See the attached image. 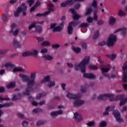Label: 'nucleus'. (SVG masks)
<instances>
[{
  "label": "nucleus",
  "instance_id": "obj_30",
  "mask_svg": "<svg viewBox=\"0 0 127 127\" xmlns=\"http://www.w3.org/2000/svg\"><path fill=\"white\" fill-rule=\"evenodd\" d=\"M51 44L50 42L48 41H45L41 43V45L42 46H49Z\"/></svg>",
  "mask_w": 127,
  "mask_h": 127
},
{
  "label": "nucleus",
  "instance_id": "obj_44",
  "mask_svg": "<svg viewBox=\"0 0 127 127\" xmlns=\"http://www.w3.org/2000/svg\"><path fill=\"white\" fill-rule=\"evenodd\" d=\"M98 37H99V31H96L93 35V39H96Z\"/></svg>",
  "mask_w": 127,
  "mask_h": 127
},
{
  "label": "nucleus",
  "instance_id": "obj_19",
  "mask_svg": "<svg viewBox=\"0 0 127 127\" xmlns=\"http://www.w3.org/2000/svg\"><path fill=\"white\" fill-rule=\"evenodd\" d=\"M42 58L45 60H48V61H52L54 59L53 56L47 54L43 55Z\"/></svg>",
  "mask_w": 127,
  "mask_h": 127
},
{
  "label": "nucleus",
  "instance_id": "obj_55",
  "mask_svg": "<svg viewBox=\"0 0 127 127\" xmlns=\"http://www.w3.org/2000/svg\"><path fill=\"white\" fill-rule=\"evenodd\" d=\"M10 28L11 30H14V29L16 28V24L14 23L12 24Z\"/></svg>",
  "mask_w": 127,
  "mask_h": 127
},
{
  "label": "nucleus",
  "instance_id": "obj_8",
  "mask_svg": "<svg viewBox=\"0 0 127 127\" xmlns=\"http://www.w3.org/2000/svg\"><path fill=\"white\" fill-rule=\"evenodd\" d=\"M54 5L52 3H50L48 4V11H46L44 13H39L36 14V16L38 17L40 16H46V15H48L49 13H51V12H53L54 11Z\"/></svg>",
  "mask_w": 127,
  "mask_h": 127
},
{
  "label": "nucleus",
  "instance_id": "obj_34",
  "mask_svg": "<svg viewBox=\"0 0 127 127\" xmlns=\"http://www.w3.org/2000/svg\"><path fill=\"white\" fill-rule=\"evenodd\" d=\"M21 97V95L20 94H18L17 95H13L12 100V101H15V100H18L20 99V97Z\"/></svg>",
  "mask_w": 127,
  "mask_h": 127
},
{
  "label": "nucleus",
  "instance_id": "obj_18",
  "mask_svg": "<svg viewBox=\"0 0 127 127\" xmlns=\"http://www.w3.org/2000/svg\"><path fill=\"white\" fill-rule=\"evenodd\" d=\"M74 119H75L77 122H80L82 121V120H83V118H82V116L77 112L74 114Z\"/></svg>",
  "mask_w": 127,
  "mask_h": 127
},
{
  "label": "nucleus",
  "instance_id": "obj_23",
  "mask_svg": "<svg viewBox=\"0 0 127 127\" xmlns=\"http://www.w3.org/2000/svg\"><path fill=\"white\" fill-rule=\"evenodd\" d=\"M118 15L121 17H124V16H126V15H127V13H125V12L124 11V10L122 9H119L118 12Z\"/></svg>",
  "mask_w": 127,
  "mask_h": 127
},
{
  "label": "nucleus",
  "instance_id": "obj_57",
  "mask_svg": "<svg viewBox=\"0 0 127 127\" xmlns=\"http://www.w3.org/2000/svg\"><path fill=\"white\" fill-rule=\"evenodd\" d=\"M22 125L23 126V127H27V126H28V122H26V121H23L22 123Z\"/></svg>",
  "mask_w": 127,
  "mask_h": 127
},
{
  "label": "nucleus",
  "instance_id": "obj_60",
  "mask_svg": "<svg viewBox=\"0 0 127 127\" xmlns=\"http://www.w3.org/2000/svg\"><path fill=\"white\" fill-rule=\"evenodd\" d=\"M104 24V21L102 20H100L97 21V24H98L99 25H102V24Z\"/></svg>",
  "mask_w": 127,
  "mask_h": 127
},
{
  "label": "nucleus",
  "instance_id": "obj_21",
  "mask_svg": "<svg viewBox=\"0 0 127 127\" xmlns=\"http://www.w3.org/2000/svg\"><path fill=\"white\" fill-rule=\"evenodd\" d=\"M12 44L15 47H19L21 45L20 42L17 41L16 39H14L12 41Z\"/></svg>",
  "mask_w": 127,
  "mask_h": 127
},
{
  "label": "nucleus",
  "instance_id": "obj_47",
  "mask_svg": "<svg viewBox=\"0 0 127 127\" xmlns=\"http://www.w3.org/2000/svg\"><path fill=\"white\" fill-rule=\"evenodd\" d=\"M89 26V23H83L80 24V27H87Z\"/></svg>",
  "mask_w": 127,
  "mask_h": 127
},
{
  "label": "nucleus",
  "instance_id": "obj_63",
  "mask_svg": "<svg viewBox=\"0 0 127 127\" xmlns=\"http://www.w3.org/2000/svg\"><path fill=\"white\" fill-rule=\"evenodd\" d=\"M123 87L125 91H127V83H123Z\"/></svg>",
  "mask_w": 127,
  "mask_h": 127
},
{
  "label": "nucleus",
  "instance_id": "obj_50",
  "mask_svg": "<svg viewBox=\"0 0 127 127\" xmlns=\"http://www.w3.org/2000/svg\"><path fill=\"white\" fill-rule=\"evenodd\" d=\"M86 86L82 85L80 87V91L82 93H84V92H86Z\"/></svg>",
  "mask_w": 127,
  "mask_h": 127
},
{
  "label": "nucleus",
  "instance_id": "obj_25",
  "mask_svg": "<svg viewBox=\"0 0 127 127\" xmlns=\"http://www.w3.org/2000/svg\"><path fill=\"white\" fill-rule=\"evenodd\" d=\"M13 72H22L23 73L24 72V69L20 68V67H14L13 68Z\"/></svg>",
  "mask_w": 127,
  "mask_h": 127
},
{
  "label": "nucleus",
  "instance_id": "obj_38",
  "mask_svg": "<svg viewBox=\"0 0 127 127\" xmlns=\"http://www.w3.org/2000/svg\"><path fill=\"white\" fill-rule=\"evenodd\" d=\"M107 127V122L105 121H102L99 125V127Z\"/></svg>",
  "mask_w": 127,
  "mask_h": 127
},
{
  "label": "nucleus",
  "instance_id": "obj_31",
  "mask_svg": "<svg viewBox=\"0 0 127 127\" xmlns=\"http://www.w3.org/2000/svg\"><path fill=\"white\" fill-rule=\"evenodd\" d=\"M19 30L18 29H16V30H10V33H12V34L14 36H16V35H17V34H18V32H19Z\"/></svg>",
  "mask_w": 127,
  "mask_h": 127
},
{
  "label": "nucleus",
  "instance_id": "obj_35",
  "mask_svg": "<svg viewBox=\"0 0 127 127\" xmlns=\"http://www.w3.org/2000/svg\"><path fill=\"white\" fill-rule=\"evenodd\" d=\"M14 86H15V82H10V83L7 84V88L8 89H10V88H13Z\"/></svg>",
  "mask_w": 127,
  "mask_h": 127
},
{
  "label": "nucleus",
  "instance_id": "obj_33",
  "mask_svg": "<svg viewBox=\"0 0 127 127\" xmlns=\"http://www.w3.org/2000/svg\"><path fill=\"white\" fill-rule=\"evenodd\" d=\"M92 9L91 8H88L87 9L86 11L85 12V15H90L91 13H92Z\"/></svg>",
  "mask_w": 127,
  "mask_h": 127
},
{
  "label": "nucleus",
  "instance_id": "obj_14",
  "mask_svg": "<svg viewBox=\"0 0 127 127\" xmlns=\"http://www.w3.org/2000/svg\"><path fill=\"white\" fill-rule=\"evenodd\" d=\"M120 31V32H121V35H122V36H125L126 34H127V28L125 27L121 28L116 30L114 32V33H117V32H119Z\"/></svg>",
  "mask_w": 127,
  "mask_h": 127
},
{
  "label": "nucleus",
  "instance_id": "obj_9",
  "mask_svg": "<svg viewBox=\"0 0 127 127\" xmlns=\"http://www.w3.org/2000/svg\"><path fill=\"white\" fill-rule=\"evenodd\" d=\"M64 27V22H62L60 26L58 25L56 23H53L51 25L50 29H52L54 32H60Z\"/></svg>",
  "mask_w": 127,
  "mask_h": 127
},
{
  "label": "nucleus",
  "instance_id": "obj_4",
  "mask_svg": "<svg viewBox=\"0 0 127 127\" xmlns=\"http://www.w3.org/2000/svg\"><path fill=\"white\" fill-rule=\"evenodd\" d=\"M115 105L107 107L106 108V111L103 114V116H108V115H109V112H112V111H113V116H114L117 122H118V123H123V122H124V120L121 118V114H120V112L117 110H115Z\"/></svg>",
  "mask_w": 127,
  "mask_h": 127
},
{
  "label": "nucleus",
  "instance_id": "obj_36",
  "mask_svg": "<svg viewBox=\"0 0 127 127\" xmlns=\"http://www.w3.org/2000/svg\"><path fill=\"white\" fill-rule=\"evenodd\" d=\"M97 0H93L92 3V6L95 8H98V5L97 4Z\"/></svg>",
  "mask_w": 127,
  "mask_h": 127
},
{
  "label": "nucleus",
  "instance_id": "obj_64",
  "mask_svg": "<svg viewBox=\"0 0 127 127\" xmlns=\"http://www.w3.org/2000/svg\"><path fill=\"white\" fill-rule=\"evenodd\" d=\"M127 110V106H123L122 109L121 110V112H126Z\"/></svg>",
  "mask_w": 127,
  "mask_h": 127
},
{
  "label": "nucleus",
  "instance_id": "obj_41",
  "mask_svg": "<svg viewBox=\"0 0 127 127\" xmlns=\"http://www.w3.org/2000/svg\"><path fill=\"white\" fill-rule=\"evenodd\" d=\"M43 96H46V93H40L37 94L36 98L37 99H40V98H41V97H43Z\"/></svg>",
  "mask_w": 127,
  "mask_h": 127
},
{
  "label": "nucleus",
  "instance_id": "obj_39",
  "mask_svg": "<svg viewBox=\"0 0 127 127\" xmlns=\"http://www.w3.org/2000/svg\"><path fill=\"white\" fill-rule=\"evenodd\" d=\"M123 80L125 82H127V74L126 72L123 73Z\"/></svg>",
  "mask_w": 127,
  "mask_h": 127
},
{
  "label": "nucleus",
  "instance_id": "obj_11",
  "mask_svg": "<svg viewBox=\"0 0 127 127\" xmlns=\"http://www.w3.org/2000/svg\"><path fill=\"white\" fill-rule=\"evenodd\" d=\"M117 42V36L114 34H110L108 38L107 39V45L109 47H111L116 43Z\"/></svg>",
  "mask_w": 127,
  "mask_h": 127
},
{
  "label": "nucleus",
  "instance_id": "obj_27",
  "mask_svg": "<svg viewBox=\"0 0 127 127\" xmlns=\"http://www.w3.org/2000/svg\"><path fill=\"white\" fill-rule=\"evenodd\" d=\"M71 49L77 54H78V53H80V52H81V49L80 48H77V47H75L74 46H72L71 47Z\"/></svg>",
  "mask_w": 127,
  "mask_h": 127
},
{
  "label": "nucleus",
  "instance_id": "obj_6",
  "mask_svg": "<svg viewBox=\"0 0 127 127\" xmlns=\"http://www.w3.org/2000/svg\"><path fill=\"white\" fill-rule=\"evenodd\" d=\"M19 77L22 78L23 82H27L28 87H30V86H33L35 84L34 79L36 77V73L32 72L30 75L31 79H29V75H24L21 73H20Z\"/></svg>",
  "mask_w": 127,
  "mask_h": 127
},
{
  "label": "nucleus",
  "instance_id": "obj_52",
  "mask_svg": "<svg viewBox=\"0 0 127 127\" xmlns=\"http://www.w3.org/2000/svg\"><path fill=\"white\" fill-rule=\"evenodd\" d=\"M52 47L54 49H57V48H59V47H60V45L59 44H54L52 45Z\"/></svg>",
  "mask_w": 127,
  "mask_h": 127
},
{
  "label": "nucleus",
  "instance_id": "obj_13",
  "mask_svg": "<svg viewBox=\"0 0 127 127\" xmlns=\"http://www.w3.org/2000/svg\"><path fill=\"white\" fill-rule=\"evenodd\" d=\"M14 64L11 62H8L2 65V68H5L7 70H10V68H13Z\"/></svg>",
  "mask_w": 127,
  "mask_h": 127
},
{
  "label": "nucleus",
  "instance_id": "obj_15",
  "mask_svg": "<svg viewBox=\"0 0 127 127\" xmlns=\"http://www.w3.org/2000/svg\"><path fill=\"white\" fill-rule=\"evenodd\" d=\"M74 2V1L73 0H68L67 1H65V2H64L61 4V7H65V6H67L68 4L69 5H71Z\"/></svg>",
  "mask_w": 127,
  "mask_h": 127
},
{
  "label": "nucleus",
  "instance_id": "obj_51",
  "mask_svg": "<svg viewBox=\"0 0 127 127\" xmlns=\"http://www.w3.org/2000/svg\"><path fill=\"white\" fill-rule=\"evenodd\" d=\"M122 69L123 71L126 70V69H127V62H125V64H123Z\"/></svg>",
  "mask_w": 127,
  "mask_h": 127
},
{
  "label": "nucleus",
  "instance_id": "obj_7",
  "mask_svg": "<svg viewBox=\"0 0 127 127\" xmlns=\"http://www.w3.org/2000/svg\"><path fill=\"white\" fill-rule=\"evenodd\" d=\"M111 69V65H108L106 67H102L101 68L102 71V74L103 75V76H105V77H106L108 78V79H111V78H115L116 77V75L115 74H111L110 75L109 73H107V72H109Z\"/></svg>",
  "mask_w": 127,
  "mask_h": 127
},
{
  "label": "nucleus",
  "instance_id": "obj_10",
  "mask_svg": "<svg viewBox=\"0 0 127 127\" xmlns=\"http://www.w3.org/2000/svg\"><path fill=\"white\" fill-rule=\"evenodd\" d=\"M27 6L24 3H22L20 6L17 8L16 10L14 12V16L15 17H18L20 15V13L23 10H26Z\"/></svg>",
  "mask_w": 127,
  "mask_h": 127
},
{
  "label": "nucleus",
  "instance_id": "obj_61",
  "mask_svg": "<svg viewBox=\"0 0 127 127\" xmlns=\"http://www.w3.org/2000/svg\"><path fill=\"white\" fill-rule=\"evenodd\" d=\"M17 117H18L19 118H20L21 119H22V118H24V116L23 115V114H21V113H18L17 114Z\"/></svg>",
  "mask_w": 127,
  "mask_h": 127
},
{
  "label": "nucleus",
  "instance_id": "obj_53",
  "mask_svg": "<svg viewBox=\"0 0 127 127\" xmlns=\"http://www.w3.org/2000/svg\"><path fill=\"white\" fill-rule=\"evenodd\" d=\"M37 40L38 43H39L42 42V41H44V38L38 37V38H37Z\"/></svg>",
  "mask_w": 127,
  "mask_h": 127
},
{
  "label": "nucleus",
  "instance_id": "obj_54",
  "mask_svg": "<svg viewBox=\"0 0 127 127\" xmlns=\"http://www.w3.org/2000/svg\"><path fill=\"white\" fill-rule=\"evenodd\" d=\"M7 100H9V98H2L0 96V103H2V101H6Z\"/></svg>",
  "mask_w": 127,
  "mask_h": 127
},
{
  "label": "nucleus",
  "instance_id": "obj_32",
  "mask_svg": "<svg viewBox=\"0 0 127 127\" xmlns=\"http://www.w3.org/2000/svg\"><path fill=\"white\" fill-rule=\"evenodd\" d=\"M23 57H27V56H31L30 51H26L22 54Z\"/></svg>",
  "mask_w": 127,
  "mask_h": 127
},
{
  "label": "nucleus",
  "instance_id": "obj_42",
  "mask_svg": "<svg viewBox=\"0 0 127 127\" xmlns=\"http://www.w3.org/2000/svg\"><path fill=\"white\" fill-rule=\"evenodd\" d=\"M30 91H31V88H30V87H28V88L26 89V92L24 94V95H29Z\"/></svg>",
  "mask_w": 127,
  "mask_h": 127
},
{
  "label": "nucleus",
  "instance_id": "obj_58",
  "mask_svg": "<svg viewBox=\"0 0 127 127\" xmlns=\"http://www.w3.org/2000/svg\"><path fill=\"white\" fill-rule=\"evenodd\" d=\"M21 34L23 36H24L25 37H26L27 36V33H26V32L25 31H22L21 32Z\"/></svg>",
  "mask_w": 127,
  "mask_h": 127
},
{
  "label": "nucleus",
  "instance_id": "obj_5",
  "mask_svg": "<svg viewBox=\"0 0 127 127\" xmlns=\"http://www.w3.org/2000/svg\"><path fill=\"white\" fill-rule=\"evenodd\" d=\"M81 95L80 94H73L72 93H68L66 94V97L68 99H72L73 100V104L75 107H79L82 106L84 104L85 101L80 99Z\"/></svg>",
  "mask_w": 127,
  "mask_h": 127
},
{
  "label": "nucleus",
  "instance_id": "obj_62",
  "mask_svg": "<svg viewBox=\"0 0 127 127\" xmlns=\"http://www.w3.org/2000/svg\"><path fill=\"white\" fill-rule=\"evenodd\" d=\"M39 112H40V109L39 108L34 109L33 110V113H38Z\"/></svg>",
  "mask_w": 127,
  "mask_h": 127
},
{
  "label": "nucleus",
  "instance_id": "obj_40",
  "mask_svg": "<svg viewBox=\"0 0 127 127\" xmlns=\"http://www.w3.org/2000/svg\"><path fill=\"white\" fill-rule=\"evenodd\" d=\"M7 17H8V16H7L6 15L3 14L2 15V19L3 20V21H7Z\"/></svg>",
  "mask_w": 127,
  "mask_h": 127
},
{
  "label": "nucleus",
  "instance_id": "obj_24",
  "mask_svg": "<svg viewBox=\"0 0 127 127\" xmlns=\"http://www.w3.org/2000/svg\"><path fill=\"white\" fill-rule=\"evenodd\" d=\"M116 20L117 19H116V18L113 16L110 17L109 21V24H110L111 25L114 24V23L116 22Z\"/></svg>",
  "mask_w": 127,
  "mask_h": 127
},
{
  "label": "nucleus",
  "instance_id": "obj_2",
  "mask_svg": "<svg viewBox=\"0 0 127 127\" xmlns=\"http://www.w3.org/2000/svg\"><path fill=\"white\" fill-rule=\"evenodd\" d=\"M90 59H91L90 56H86L82 60L80 63L75 64L74 69L75 71L80 70L82 73H85L86 72V65L87 64H89Z\"/></svg>",
  "mask_w": 127,
  "mask_h": 127
},
{
  "label": "nucleus",
  "instance_id": "obj_17",
  "mask_svg": "<svg viewBox=\"0 0 127 127\" xmlns=\"http://www.w3.org/2000/svg\"><path fill=\"white\" fill-rule=\"evenodd\" d=\"M84 78H88V79H95L96 78V75L93 73H83Z\"/></svg>",
  "mask_w": 127,
  "mask_h": 127
},
{
  "label": "nucleus",
  "instance_id": "obj_16",
  "mask_svg": "<svg viewBox=\"0 0 127 127\" xmlns=\"http://www.w3.org/2000/svg\"><path fill=\"white\" fill-rule=\"evenodd\" d=\"M63 114V111L62 110L58 111H54L51 113V117L52 118H55L58 115H62Z\"/></svg>",
  "mask_w": 127,
  "mask_h": 127
},
{
  "label": "nucleus",
  "instance_id": "obj_49",
  "mask_svg": "<svg viewBox=\"0 0 127 127\" xmlns=\"http://www.w3.org/2000/svg\"><path fill=\"white\" fill-rule=\"evenodd\" d=\"M36 30L37 32H41V31H42V28L41 26H36Z\"/></svg>",
  "mask_w": 127,
  "mask_h": 127
},
{
  "label": "nucleus",
  "instance_id": "obj_26",
  "mask_svg": "<svg viewBox=\"0 0 127 127\" xmlns=\"http://www.w3.org/2000/svg\"><path fill=\"white\" fill-rule=\"evenodd\" d=\"M86 126H88V127H95V126H96V122H95V121H92L87 122L86 124Z\"/></svg>",
  "mask_w": 127,
  "mask_h": 127
},
{
  "label": "nucleus",
  "instance_id": "obj_22",
  "mask_svg": "<svg viewBox=\"0 0 127 127\" xmlns=\"http://www.w3.org/2000/svg\"><path fill=\"white\" fill-rule=\"evenodd\" d=\"M30 52L31 53V56L33 55V56H35V57H37L38 54V50L34 49L30 51Z\"/></svg>",
  "mask_w": 127,
  "mask_h": 127
},
{
  "label": "nucleus",
  "instance_id": "obj_12",
  "mask_svg": "<svg viewBox=\"0 0 127 127\" xmlns=\"http://www.w3.org/2000/svg\"><path fill=\"white\" fill-rule=\"evenodd\" d=\"M41 83H45V85L49 88L54 87L55 85V82L50 81V76L49 75L45 76L43 80H42Z\"/></svg>",
  "mask_w": 127,
  "mask_h": 127
},
{
  "label": "nucleus",
  "instance_id": "obj_48",
  "mask_svg": "<svg viewBox=\"0 0 127 127\" xmlns=\"http://www.w3.org/2000/svg\"><path fill=\"white\" fill-rule=\"evenodd\" d=\"M90 70H97L98 69V66L96 65H91L89 67Z\"/></svg>",
  "mask_w": 127,
  "mask_h": 127
},
{
  "label": "nucleus",
  "instance_id": "obj_1",
  "mask_svg": "<svg viewBox=\"0 0 127 127\" xmlns=\"http://www.w3.org/2000/svg\"><path fill=\"white\" fill-rule=\"evenodd\" d=\"M113 94H104L98 96V100H107L109 99V101H119L121 100L119 106H124L127 102V97H124V95H118L115 98Z\"/></svg>",
  "mask_w": 127,
  "mask_h": 127
},
{
  "label": "nucleus",
  "instance_id": "obj_46",
  "mask_svg": "<svg viewBox=\"0 0 127 127\" xmlns=\"http://www.w3.org/2000/svg\"><path fill=\"white\" fill-rule=\"evenodd\" d=\"M87 21L88 22V23H92L93 21V19L92 18V17H88L87 19Z\"/></svg>",
  "mask_w": 127,
  "mask_h": 127
},
{
  "label": "nucleus",
  "instance_id": "obj_59",
  "mask_svg": "<svg viewBox=\"0 0 127 127\" xmlns=\"http://www.w3.org/2000/svg\"><path fill=\"white\" fill-rule=\"evenodd\" d=\"M44 124V122L43 121H38L37 122V126H41Z\"/></svg>",
  "mask_w": 127,
  "mask_h": 127
},
{
  "label": "nucleus",
  "instance_id": "obj_28",
  "mask_svg": "<svg viewBox=\"0 0 127 127\" xmlns=\"http://www.w3.org/2000/svg\"><path fill=\"white\" fill-rule=\"evenodd\" d=\"M40 3H41V2H40V1H37L36 2L35 4L34 5V6H33L31 8V9H30L31 12L33 11L35 9V7H36V6H38V5H39L40 4Z\"/></svg>",
  "mask_w": 127,
  "mask_h": 127
},
{
  "label": "nucleus",
  "instance_id": "obj_20",
  "mask_svg": "<svg viewBox=\"0 0 127 127\" xmlns=\"http://www.w3.org/2000/svg\"><path fill=\"white\" fill-rule=\"evenodd\" d=\"M36 25H37V23L36 22L32 23L31 24H30L28 26L29 31H30V32H33L34 27H35Z\"/></svg>",
  "mask_w": 127,
  "mask_h": 127
},
{
  "label": "nucleus",
  "instance_id": "obj_45",
  "mask_svg": "<svg viewBox=\"0 0 127 127\" xmlns=\"http://www.w3.org/2000/svg\"><path fill=\"white\" fill-rule=\"evenodd\" d=\"M47 52H48V50L45 48L42 49L40 51V53L42 54L47 53Z\"/></svg>",
  "mask_w": 127,
  "mask_h": 127
},
{
  "label": "nucleus",
  "instance_id": "obj_43",
  "mask_svg": "<svg viewBox=\"0 0 127 127\" xmlns=\"http://www.w3.org/2000/svg\"><path fill=\"white\" fill-rule=\"evenodd\" d=\"M34 0H27V2L29 4V6H31L34 3Z\"/></svg>",
  "mask_w": 127,
  "mask_h": 127
},
{
  "label": "nucleus",
  "instance_id": "obj_29",
  "mask_svg": "<svg viewBox=\"0 0 127 127\" xmlns=\"http://www.w3.org/2000/svg\"><path fill=\"white\" fill-rule=\"evenodd\" d=\"M106 57H107L108 58H110L111 60H112V61H114V60H115L117 58V55L115 54H112L111 56L109 55H107Z\"/></svg>",
  "mask_w": 127,
  "mask_h": 127
},
{
  "label": "nucleus",
  "instance_id": "obj_3",
  "mask_svg": "<svg viewBox=\"0 0 127 127\" xmlns=\"http://www.w3.org/2000/svg\"><path fill=\"white\" fill-rule=\"evenodd\" d=\"M70 12L73 14L72 18L74 21L70 22L68 25L67 27V32L68 34H71V33L73 32V27L72 26H76V25L78 24V23L76 22V20L78 21V19L81 18L82 17L80 15H79V14L76 13V11L74 9H70Z\"/></svg>",
  "mask_w": 127,
  "mask_h": 127
},
{
  "label": "nucleus",
  "instance_id": "obj_56",
  "mask_svg": "<svg viewBox=\"0 0 127 127\" xmlns=\"http://www.w3.org/2000/svg\"><path fill=\"white\" fill-rule=\"evenodd\" d=\"M99 18V16L97 14H94L93 19L95 21H97L98 20V18Z\"/></svg>",
  "mask_w": 127,
  "mask_h": 127
},
{
  "label": "nucleus",
  "instance_id": "obj_37",
  "mask_svg": "<svg viewBox=\"0 0 127 127\" xmlns=\"http://www.w3.org/2000/svg\"><path fill=\"white\" fill-rule=\"evenodd\" d=\"M10 105L11 104L8 103H6L4 104H0V109H1V108H4V107H9Z\"/></svg>",
  "mask_w": 127,
  "mask_h": 127
}]
</instances>
